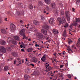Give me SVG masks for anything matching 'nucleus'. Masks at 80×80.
I'll return each mask as SVG.
<instances>
[{
    "label": "nucleus",
    "mask_w": 80,
    "mask_h": 80,
    "mask_svg": "<svg viewBox=\"0 0 80 80\" xmlns=\"http://www.w3.org/2000/svg\"><path fill=\"white\" fill-rule=\"evenodd\" d=\"M8 42H12V43L13 44H14V45H17V42H16V41L14 40V39H13L12 38H8Z\"/></svg>",
    "instance_id": "1"
},
{
    "label": "nucleus",
    "mask_w": 80,
    "mask_h": 80,
    "mask_svg": "<svg viewBox=\"0 0 80 80\" xmlns=\"http://www.w3.org/2000/svg\"><path fill=\"white\" fill-rule=\"evenodd\" d=\"M16 28V27H15V26L12 23L10 26V30L12 32H15V29Z\"/></svg>",
    "instance_id": "2"
},
{
    "label": "nucleus",
    "mask_w": 80,
    "mask_h": 80,
    "mask_svg": "<svg viewBox=\"0 0 80 80\" xmlns=\"http://www.w3.org/2000/svg\"><path fill=\"white\" fill-rule=\"evenodd\" d=\"M65 13H66V17H67V20L68 21V22H69V21L70 20V17L69 16L70 13L68 11H66Z\"/></svg>",
    "instance_id": "3"
},
{
    "label": "nucleus",
    "mask_w": 80,
    "mask_h": 80,
    "mask_svg": "<svg viewBox=\"0 0 80 80\" xmlns=\"http://www.w3.org/2000/svg\"><path fill=\"white\" fill-rule=\"evenodd\" d=\"M25 29H22L20 32V34L23 37L25 35Z\"/></svg>",
    "instance_id": "4"
},
{
    "label": "nucleus",
    "mask_w": 80,
    "mask_h": 80,
    "mask_svg": "<svg viewBox=\"0 0 80 80\" xmlns=\"http://www.w3.org/2000/svg\"><path fill=\"white\" fill-rule=\"evenodd\" d=\"M0 50L1 52H2L4 53H5L6 52V50L5 49V48L2 46L0 47Z\"/></svg>",
    "instance_id": "5"
},
{
    "label": "nucleus",
    "mask_w": 80,
    "mask_h": 80,
    "mask_svg": "<svg viewBox=\"0 0 80 80\" xmlns=\"http://www.w3.org/2000/svg\"><path fill=\"white\" fill-rule=\"evenodd\" d=\"M31 62H33V63H37V62H38V59L37 58H33L31 59Z\"/></svg>",
    "instance_id": "6"
},
{
    "label": "nucleus",
    "mask_w": 80,
    "mask_h": 80,
    "mask_svg": "<svg viewBox=\"0 0 80 80\" xmlns=\"http://www.w3.org/2000/svg\"><path fill=\"white\" fill-rule=\"evenodd\" d=\"M37 37L39 39H42V38H43V35L41 33H39L37 35Z\"/></svg>",
    "instance_id": "7"
},
{
    "label": "nucleus",
    "mask_w": 80,
    "mask_h": 80,
    "mask_svg": "<svg viewBox=\"0 0 80 80\" xmlns=\"http://www.w3.org/2000/svg\"><path fill=\"white\" fill-rule=\"evenodd\" d=\"M33 23L34 25H38L40 24V22L37 20H34L33 21Z\"/></svg>",
    "instance_id": "8"
},
{
    "label": "nucleus",
    "mask_w": 80,
    "mask_h": 80,
    "mask_svg": "<svg viewBox=\"0 0 80 80\" xmlns=\"http://www.w3.org/2000/svg\"><path fill=\"white\" fill-rule=\"evenodd\" d=\"M0 44L2 45H5L6 44V42H5V41L3 40H0Z\"/></svg>",
    "instance_id": "9"
},
{
    "label": "nucleus",
    "mask_w": 80,
    "mask_h": 80,
    "mask_svg": "<svg viewBox=\"0 0 80 80\" xmlns=\"http://www.w3.org/2000/svg\"><path fill=\"white\" fill-rule=\"evenodd\" d=\"M42 33L43 34H44V35H47V31L46 30L44 29H42Z\"/></svg>",
    "instance_id": "10"
},
{
    "label": "nucleus",
    "mask_w": 80,
    "mask_h": 80,
    "mask_svg": "<svg viewBox=\"0 0 80 80\" xmlns=\"http://www.w3.org/2000/svg\"><path fill=\"white\" fill-rule=\"evenodd\" d=\"M54 19L53 18H50L49 20V23L50 24H53V22H54Z\"/></svg>",
    "instance_id": "11"
},
{
    "label": "nucleus",
    "mask_w": 80,
    "mask_h": 80,
    "mask_svg": "<svg viewBox=\"0 0 80 80\" xmlns=\"http://www.w3.org/2000/svg\"><path fill=\"white\" fill-rule=\"evenodd\" d=\"M52 32L54 34H57L58 33V31L57 29H53Z\"/></svg>",
    "instance_id": "12"
},
{
    "label": "nucleus",
    "mask_w": 80,
    "mask_h": 80,
    "mask_svg": "<svg viewBox=\"0 0 80 80\" xmlns=\"http://www.w3.org/2000/svg\"><path fill=\"white\" fill-rule=\"evenodd\" d=\"M1 32L2 33H3V34H6L7 33L6 30L4 29H2L1 30Z\"/></svg>",
    "instance_id": "13"
},
{
    "label": "nucleus",
    "mask_w": 80,
    "mask_h": 80,
    "mask_svg": "<svg viewBox=\"0 0 80 80\" xmlns=\"http://www.w3.org/2000/svg\"><path fill=\"white\" fill-rule=\"evenodd\" d=\"M45 60H46V56L45 55H44L43 56V57L41 58V60L42 61V62H45Z\"/></svg>",
    "instance_id": "14"
},
{
    "label": "nucleus",
    "mask_w": 80,
    "mask_h": 80,
    "mask_svg": "<svg viewBox=\"0 0 80 80\" xmlns=\"http://www.w3.org/2000/svg\"><path fill=\"white\" fill-rule=\"evenodd\" d=\"M62 24L63 25H64V24H65V22H66L65 18V17H62Z\"/></svg>",
    "instance_id": "15"
},
{
    "label": "nucleus",
    "mask_w": 80,
    "mask_h": 80,
    "mask_svg": "<svg viewBox=\"0 0 80 80\" xmlns=\"http://www.w3.org/2000/svg\"><path fill=\"white\" fill-rule=\"evenodd\" d=\"M57 20L59 22V25H60L62 23V19L60 18H58Z\"/></svg>",
    "instance_id": "16"
},
{
    "label": "nucleus",
    "mask_w": 80,
    "mask_h": 80,
    "mask_svg": "<svg viewBox=\"0 0 80 80\" xmlns=\"http://www.w3.org/2000/svg\"><path fill=\"white\" fill-rule=\"evenodd\" d=\"M14 38L15 40H18V41L19 40L20 38L18 36H14Z\"/></svg>",
    "instance_id": "17"
},
{
    "label": "nucleus",
    "mask_w": 80,
    "mask_h": 80,
    "mask_svg": "<svg viewBox=\"0 0 80 80\" xmlns=\"http://www.w3.org/2000/svg\"><path fill=\"white\" fill-rule=\"evenodd\" d=\"M44 1L47 4H50L51 3L50 0H44Z\"/></svg>",
    "instance_id": "18"
},
{
    "label": "nucleus",
    "mask_w": 80,
    "mask_h": 80,
    "mask_svg": "<svg viewBox=\"0 0 80 80\" xmlns=\"http://www.w3.org/2000/svg\"><path fill=\"white\" fill-rule=\"evenodd\" d=\"M67 50H68V53H73V51H72V50L70 48H68L67 49Z\"/></svg>",
    "instance_id": "19"
},
{
    "label": "nucleus",
    "mask_w": 80,
    "mask_h": 80,
    "mask_svg": "<svg viewBox=\"0 0 80 80\" xmlns=\"http://www.w3.org/2000/svg\"><path fill=\"white\" fill-rule=\"evenodd\" d=\"M51 7L52 8H54L55 7V4L54 3H52L51 4Z\"/></svg>",
    "instance_id": "20"
},
{
    "label": "nucleus",
    "mask_w": 80,
    "mask_h": 80,
    "mask_svg": "<svg viewBox=\"0 0 80 80\" xmlns=\"http://www.w3.org/2000/svg\"><path fill=\"white\" fill-rule=\"evenodd\" d=\"M33 48H30L28 49V52H32L33 51Z\"/></svg>",
    "instance_id": "21"
},
{
    "label": "nucleus",
    "mask_w": 80,
    "mask_h": 80,
    "mask_svg": "<svg viewBox=\"0 0 80 80\" xmlns=\"http://www.w3.org/2000/svg\"><path fill=\"white\" fill-rule=\"evenodd\" d=\"M41 20L42 21L43 20H44L45 18V16H44V15H42L41 16Z\"/></svg>",
    "instance_id": "22"
},
{
    "label": "nucleus",
    "mask_w": 80,
    "mask_h": 80,
    "mask_svg": "<svg viewBox=\"0 0 80 80\" xmlns=\"http://www.w3.org/2000/svg\"><path fill=\"white\" fill-rule=\"evenodd\" d=\"M9 69H8V66H5L4 68V71H7V70H8Z\"/></svg>",
    "instance_id": "23"
},
{
    "label": "nucleus",
    "mask_w": 80,
    "mask_h": 80,
    "mask_svg": "<svg viewBox=\"0 0 80 80\" xmlns=\"http://www.w3.org/2000/svg\"><path fill=\"white\" fill-rule=\"evenodd\" d=\"M13 57H17V53L15 52H12V53Z\"/></svg>",
    "instance_id": "24"
},
{
    "label": "nucleus",
    "mask_w": 80,
    "mask_h": 80,
    "mask_svg": "<svg viewBox=\"0 0 80 80\" xmlns=\"http://www.w3.org/2000/svg\"><path fill=\"white\" fill-rule=\"evenodd\" d=\"M76 22H78L80 23V18H76Z\"/></svg>",
    "instance_id": "25"
},
{
    "label": "nucleus",
    "mask_w": 80,
    "mask_h": 80,
    "mask_svg": "<svg viewBox=\"0 0 80 80\" xmlns=\"http://www.w3.org/2000/svg\"><path fill=\"white\" fill-rule=\"evenodd\" d=\"M45 9L48 12H49L50 10V8H49V7H48V6H46Z\"/></svg>",
    "instance_id": "26"
},
{
    "label": "nucleus",
    "mask_w": 80,
    "mask_h": 80,
    "mask_svg": "<svg viewBox=\"0 0 80 80\" xmlns=\"http://www.w3.org/2000/svg\"><path fill=\"white\" fill-rule=\"evenodd\" d=\"M72 42H73V41H72V40H71L70 39H69L68 41V43L69 45H70V44H71V43H72Z\"/></svg>",
    "instance_id": "27"
},
{
    "label": "nucleus",
    "mask_w": 80,
    "mask_h": 80,
    "mask_svg": "<svg viewBox=\"0 0 80 80\" xmlns=\"http://www.w3.org/2000/svg\"><path fill=\"white\" fill-rule=\"evenodd\" d=\"M63 36L65 37H67V32H66V30H65L64 32V33L63 34Z\"/></svg>",
    "instance_id": "28"
},
{
    "label": "nucleus",
    "mask_w": 80,
    "mask_h": 80,
    "mask_svg": "<svg viewBox=\"0 0 80 80\" xmlns=\"http://www.w3.org/2000/svg\"><path fill=\"white\" fill-rule=\"evenodd\" d=\"M38 5H39V6H40V5L42 6V5H43V2L41 1H39L38 3Z\"/></svg>",
    "instance_id": "29"
},
{
    "label": "nucleus",
    "mask_w": 80,
    "mask_h": 80,
    "mask_svg": "<svg viewBox=\"0 0 80 80\" xmlns=\"http://www.w3.org/2000/svg\"><path fill=\"white\" fill-rule=\"evenodd\" d=\"M52 70V68L51 67H48V68L46 70L47 72H49V71H50V70Z\"/></svg>",
    "instance_id": "30"
},
{
    "label": "nucleus",
    "mask_w": 80,
    "mask_h": 80,
    "mask_svg": "<svg viewBox=\"0 0 80 80\" xmlns=\"http://www.w3.org/2000/svg\"><path fill=\"white\" fill-rule=\"evenodd\" d=\"M44 29H46V30H48L49 29V27L48 25H46L44 26Z\"/></svg>",
    "instance_id": "31"
},
{
    "label": "nucleus",
    "mask_w": 80,
    "mask_h": 80,
    "mask_svg": "<svg viewBox=\"0 0 80 80\" xmlns=\"http://www.w3.org/2000/svg\"><path fill=\"white\" fill-rule=\"evenodd\" d=\"M23 38H22V39L23 40L24 38H25V39H26V40H28V37H26V36H25V35L23 36Z\"/></svg>",
    "instance_id": "32"
},
{
    "label": "nucleus",
    "mask_w": 80,
    "mask_h": 80,
    "mask_svg": "<svg viewBox=\"0 0 80 80\" xmlns=\"http://www.w3.org/2000/svg\"><path fill=\"white\" fill-rule=\"evenodd\" d=\"M38 74V73L37 72H34L32 74V75H37Z\"/></svg>",
    "instance_id": "33"
},
{
    "label": "nucleus",
    "mask_w": 80,
    "mask_h": 80,
    "mask_svg": "<svg viewBox=\"0 0 80 80\" xmlns=\"http://www.w3.org/2000/svg\"><path fill=\"white\" fill-rule=\"evenodd\" d=\"M7 49L8 50V52H10V51H11V50H12V48L10 47L7 48Z\"/></svg>",
    "instance_id": "34"
},
{
    "label": "nucleus",
    "mask_w": 80,
    "mask_h": 80,
    "mask_svg": "<svg viewBox=\"0 0 80 80\" xmlns=\"http://www.w3.org/2000/svg\"><path fill=\"white\" fill-rule=\"evenodd\" d=\"M61 14L62 15H64V11H63V10H62L61 11Z\"/></svg>",
    "instance_id": "35"
},
{
    "label": "nucleus",
    "mask_w": 80,
    "mask_h": 80,
    "mask_svg": "<svg viewBox=\"0 0 80 80\" xmlns=\"http://www.w3.org/2000/svg\"><path fill=\"white\" fill-rule=\"evenodd\" d=\"M29 61H26L25 62V64L26 65H29Z\"/></svg>",
    "instance_id": "36"
},
{
    "label": "nucleus",
    "mask_w": 80,
    "mask_h": 80,
    "mask_svg": "<svg viewBox=\"0 0 80 80\" xmlns=\"http://www.w3.org/2000/svg\"><path fill=\"white\" fill-rule=\"evenodd\" d=\"M45 66L46 67V68H47V67H48L49 66V64H48V63H46L45 64Z\"/></svg>",
    "instance_id": "37"
},
{
    "label": "nucleus",
    "mask_w": 80,
    "mask_h": 80,
    "mask_svg": "<svg viewBox=\"0 0 80 80\" xmlns=\"http://www.w3.org/2000/svg\"><path fill=\"white\" fill-rule=\"evenodd\" d=\"M22 3H19L18 4V6L19 7H22Z\"/></svg>",
    "instance_id": "38"
},
{
    "label": "nucleus",
    "mask_w": 80,
    "mask_h": 80,
    "mask_svg": "<svg viewBox=\"0 0 80 80\" xmlns=\"http://www.w3.org/2000/svg\"><path fill=\"white\" fill-rule=\"evenodd\" d=\"M72 25L73 26H74V27H76L77 25V22H75L74 23H72Z\"/></svg>",
    "instance_id": "39"
},
{
    "label": "nucleus",
    "mask_w": 80,
    "mask_h": 80,
    "mask_svg": "<svg viewBox=\"0 0 80 80\" xmlns=\"http://www.w3.org/2000/svg\"><path fill=\"white\" fill-rule=\"evenodd\" d=\"M52 72H49L48 73V76L50 77L51 75V74Z\"/></svg>",
    "instance_id": "40"
},
{
    "label": "nucleus",
    "mask_w": 80,
    "mask_h": 80,
    "mask_svg": "<svg viewBox=\"0 0 80 80\" xmlns=\"http://www.w3.org/2000/svg\"><path fill=\"white\" fill-rule=\"evenodd\" d=\"M55 15H57L58 14V12L57 11H55L54 12Z\"/></svg>",
    "instance_id": "41"
},
{
    "label": "nucleus",
    "mask_w": 80,
    "mask_h": 80,
    "mask_svg": "<svg viewBox=\"0 0 80 80\" xmlns=\"http://www.w3.org/2000/svg\"><path fill=\"white\" fill-rule=\"evenodd\" d=\"M80 45V41H78L77 45H78V46H79V45Z\"/></svg>",
    "instance_id": "42"
},
{
    "label": "nucleus",
    "mask_w": 80,
    "mask_h": 80,
    "mask_svg": "<svg viewBox=\"0 0 80 80\" xmlns=\"http://www.w3.org/2000/svg\"><path fill=\"white\" fill-rule=\"evenodd\" d=\"M65 26H64V27H65V28H66L67 27H68V23H67V24H65Z\"/></svg>",
    "instance_id": "43"
},
{
    "label": "nucleus",
    "mask_w": 80,
    "mask_h": 80,
    "mask_svg": "<svg viewBox=\"0 0 80 80\" xmlns=\"http://www.w3.org/2000/svg\"><path fill=\"white\" fill-rule=\"evenodd\" d=\"M24 78H28V75H27V74H26L24 75Z\"/></svg>",
    "instance_id": "44"
},
{
    "label": "nucleus",
    "mask_w": 80,
    "mask_h": 80,
    "mask_svg": "<svg viewBox=\"0 0 80 80\" xmlns=\"http://www.w3.org/2000/svg\"><path fill=\"white\" fill-rule=\"evenodd\" d=\"M73 24H72L70 25L69 26L70 28L72 29L73 27Z\"/></svg>",
    "instance_id": "45"
},
{
    "label": "nucleus",
    "mask_w": 80,
    "mask_h": 80,
    "mask_svg": "<svg viewBox=\"0 0 80 80\" xmlns=\"http://www.w3.org/2000/svg\"><path fill=\"white\" fill-rule=\"evenodd\" d=\"M29 65L33 67H35V65H34L33 63H30Z\"/></svg>",
    "instance_id": "46"
},
{
    "label": "nucleus",
    "mask_w": 80,
    "mask_h": 80,
    "mask_svg": "<svg viewBox=\"0 0 80 80\" xmlns=\"http://www.w3.org/2000/svg\"><path fill=\"white\" fill-rule=\"evenodd\" d=\"M30 9H32L33 8V6L32 5L30 6Z\"/></svg>",
    "instance_id": "47"
},
{
    "label": "nucleus",
    "mask_w": 80,
    "mask_h": 80,
    "mask_svg": "<svg viewBox=\"0 0 80 80\" xmlns=\"http://www.w3.org/2000/svg\"><path fill=\"white\" fill-rule=\"evenodd\" d=\"M28 58H26L25 59V62H27L28 61Z\"/></svg>",
    "instance_id": "48"
},
{
    "label": "nucleus",
    "mask_w": 80,
    "mask_h": 80,
    "mask_svg": "<svg viewBox=\"0 0 80 80\" xmlns=\"http://www.w3.org/2000/svg\"><path fill=\"white\" fill-rule=\"evenodd\" d=\"M68 78H71V75H70V74L68 75Z\"/></svg>",
    "instance_id": "49"
},
{
    "label": "nucleus",
    "mask_w": 80,
    "mask_h": 80,
    "mask_svg": "<svg viewBox=\"0 0 80 80\" xmlns=\"http://www.w3.org/2000/svg\"><path fill=\"white\" fill-rule=\"evenodd\" d=\"M63 66L64 65H61L60 66V68H63Z\"/></svg>",
    "instance_id": "50"
},
{
    "label": "nucleus",
    "mask_w": 80,
    "mask_h": 80,
    "mask_svg": "<svg viewBox=\"0 0 80 80\" xmlns=\"http://www.w3.org/2000/svg\"><path fill=\"white\" fill-rule=\"evenodd\" d=\"M5 65V64L3 63H1V66H3V65Z\"/></svg>",
    "instance_id": "51"
},
{
    "label": "nucleus",
    "mask_w": 80,
    "mask_h": 80,
    "mask_svg": "<svg viewBox=\"0 0 80 80\" xmlns=\"http://www.w3.org/2000/svg\"><path fill=\"white\" fill-rule=\"evenodd\" d=\"M2 22V19L1 18H0V23H1Z\"/></svg>",
    "instance_id": "52"
},
{
    "label": "nucleus",
    "mask_w": 80,
    "mask_h": 80,
    "mask_svg": "<svg viewBox=\"0 0 80 80\" xmlns=\"http://www.w3.org/2000/svg\"><path fill=\"white\" fill-rule=\"evenodd\" d=\"M19 62H20V63L19 64H17V66H18L19 65H20V64H21V62L19 61Z\"/></svg>",
    "instance_id": "53"
},
{
    "label": "nucleus",
    "mask_w": 80,
    "mask_h": 80,
    "mask_svg": "<svg viewBox=\"0 0 80 80\" xmlns=\"http://www.w3.org/2000/svg\"><path fill=\"white\" fill-rule=\"evenodd\" d=\"M20 47L21 48H23V46L21 44V45H20Z\"/></svg>",
    "instance_id": "54"
},
{
    "label": "nucleus",
    "mask_w": 80,
    "mask_h": 80,
    "mask_svg": "<svg viewBox=\"0 0 80 80\" xmlns=\"http://www.w3.org/2000/svg\"><path fill=\"white\" fill-rule=\"evenodd\" d=\"M0 55H1V56H2V52H0Z\"/></svg>",
    "instance_id": "55"
},
{
    "label": "nucleus",
    "mask_w": 80,
    "mask_h": 80,
    "mask_svg": "<svg viewBox=\"0 0 80 80\" xmlns=\"http://www.w3.org/2000/svg\"><path fill=\"white\" fill-rule=\"evenodd\" d=\"M80 0H77V1L76 2V3H77V2L79 3V2H80Z\"/></svg>",
    "instance_id": "56"
},
{
    "label": "nucleus",
    "mask_w": 80,
    "mask_h": 80,
    "mask_svg": "<svg viewBox=\"0 0 80 80\" xmlns=\"http://www.w3.org/2000/svg\"><path fill=\"white\" fill-rule=\"evenodd\" d=\"M35 46L36 47H39V45L37 44H36L35 45Z\"/></svg>",
    "instance_id": "57"
},
{
    "label": "nucleus",
    "mask_w": 80,
    "mask_h": 80,
    "mask_svg": "<svg viewBox=\"0 0 80 80\" xmlns=\"http://www.w3.org/2000/svg\"><path fill=\"white\" fill-rule=\"evenodd\" d=\"M21 51L22 52H25V50L23 49H21Z\"/></svg>",
    "instance_id": "58"
},
{
    "label": "nucleus",
    "mask_w": 80,
    "mask_h": 80,
    "mask_svg": "<svg viewBox=\"0 0 80 80\" xmlns=\"http://www.w3.org/2000/svg\"><path fill=\"white\" fill-rule=\"evenodd\" d=\"M72 12H75V9H74V8H72Z\"/></svg>",
    "instance_id": "59"
},
{
    "label": "nucleus",
    "mask_w": 80,
    "mask_h": 80,
    "mask_svg": "<svg viewBox=\"0 0 80 80\" xmlns=\"http://www.w3.org/2000/svg\"><path fill=\"white\" fill-rule=\"evenodd\" d=\"M22 63H24V59L22 60Z\"/></svg>",
    "instance_id": "60"
},
{
    "label": "nucleus",
    "mask_w": 80,
    "mask_h": 80,
    "mask_svg": "<svg viewBox=\"0 0 80 80\" xmlns=\"http://www.w3.org/2000/svg\"><path fill=\"white\" fill-rule=\"evenodd\" d=\"M17 13H18V15H20V12H17Z\"/></svg>",
    "instance_id": "61"
},
{
    "label": "nucleus",
    "mask_w": 80,
    "mask_h": 80,
    "mask_svg": "<svg viewBox=\"0 0 80 80\" xmlns=\"http://www.w3.org/2000/svg\"><path fill=\"white\" fill-rule=\"evenodd\" d=\"M22 46H24V47H25V46H26V45L25 44H24L22 43Z\"/></svg>",
    "instance_id": "62"
},
{
    "label": "nucleus",
    "mask_w": 80,
    "mask_h": 80,
    "mask_svg": "<svg viewBox=\"0 0 80 80\" xmlns=\"http://www.w3.org/2000/svg\"><path fill=\"white\" fill-rule=\"evenodd\" d=\"M16 60H15L14 61V64H16Z\"/></svg>",
    "instance_id": "63"
},
{
    "label": "nucleus",
    "mask_w": 80,
    "mask_h": 80,
    "mask_svg": "<svg viewBox=\"0 0 80 80\" xmlns=\"http://www.w3.org/2000/svg\"><path fill=\"white\" fill-rule=\"evenodd\" d=\"M53 76V73L52 72L51 74V76Z\"/></svg>",
    "instance_id": "64"
}]
</instances>
